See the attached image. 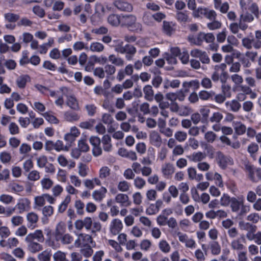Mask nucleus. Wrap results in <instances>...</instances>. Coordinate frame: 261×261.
<instances>
[{
	"instance_id": "7ed1b4c3",
	"label": "nucleus",
	"mask_w": 261,
	"mask_h": 261,
	"mask_svg": "<svg viewBox=\"0 0 261 261\" xmlns=\"http://www.w3.org/2000/svg\"><path fill=\"white\" fill-rule=\"evenodd\" d=\"M193 15L194 17H204L210 20H215L216 19L217 14L213 10L199 7L197 10L193 11Z\"/></svg>"
},
{
	"instance_id": "5701e85b",
	"label": "nucleus",
	"mask_w": 261,
	"mask_h": 261,
	"mask_svg": "<svg viewBox=\"0 0 261 261\" xmlns=\"http://www.w3.org/2000/svg\"><path fill=\"white\" fill-rule=\"evenodd\" d=\"M161 170L164 176L169 178L174 172L175 169L172 164L168 163L162 165Z\"/></svg>"
},
{
	"instance_id": "4c0bfd02",
	"label": "nucleus",
	"mask_w": 261,
	"mask_h": 261,
	"mask_svg": "<svg viewBox=\"0 0 261 261\" xmlns=\"http://www.w3.org/2000/svg\"><path fill=\"white\" fill-rule=\"evenodd\" d=\"M226 69V65L224 63H222L220 65H216L215 66V70L221 71V77L220 80L222 83H225L226 82V77L227 74L225 71V69Z\"/></svg>"
},
{
	"instance_id": "c85d7f7f",
	"label": "nucleus",
	"mask_w": 261,
	"mask_h": 261,
	"mask_svg": "<svg viewBox=\"0 0 261 261\" xmlns=\"http://www.w3.org/2000/svg\"><path fill=\"white\" fill-rule=\"evenodd\" d=\"M108 61L112 64L118 67H122L124 65V60L114 54L110 55L108 58Z\"/></svg>"
},
{
	"instance_id": "13d9d810",
	"label": "nucleus",
	"mask_w": 261,
	"mask_h": 261,
	"mask_svg": "<svg viewBox=\"0 0 261 261\" xmlns=\"http://www.w3.org/2000/svg\"><path fill=\"white\" fill-rule=\"evenodd\" d=\"M90 59L93 63H98L100 64H104L108 62V58L103 56L97 57L95 55L91 56Z\"/></svg>"
},
{
	"instance_id": "774afa93",
	"label": "nucleus",
	"mask_w": 261,
	"mask_h": 261,
	"mask_svg": "<svg viewBox=\"0 0 261 261\" xmlns=\"http://www.w3.org/2000/svg\"><path fill=\"white\" fill-rule=\"evenodd\" d=\"M54 207L50 205L44 206L42 210V213L44 217L48 218L54 214Z\"/></svg>"
},
{
	"instance_id": "f3484780",
	"label": "nucleus",
	"mask_w": 261,
	"mask_h": 261,
	"mask_svg": "<svg viewBox=\"0 0 261 261\" xmlns=\"http://www.w3.org/2000/svg\"><path fill=\"white\" fill-rule=\"evenodd\" d=\"M149 140L150 143L156 147H160L163 143L160 135L155 130L151 131L149 134Z\"/></svg>"
},
{
	"instance_id": "69168bd1",
	"label": "nucleus",
	"mask_w": 261,
	"mask_h": 261,
	"mask_svg": "<svg viewBox=\"0 0 261 261\" xmlns=\"http://www.w3.org/2000/svg\"><path fill=\"white\" fill-rule=\"evenodd\" d=\"M152 245L151 242L148 239H144L140 242V246L141 250L144 251H148Z\"/></svg>"
},
{
	"instance_id": "6ab92c4d",
	"label": "nucleus",
	"mask_w": 261,
	"mask_h": 261,
	"mask_svg": "<svg viewBox=\"0 0 261 261\" xmlns=\"http://www.w3.org/2000/svg\"><path fill=\"white\" fill-rule=\"evenodd\" d=\"M115 200L116 202L120 204L121 206L128 207L132 204V202L129 200L128 195L125 194H118L115 196Z\"/></svg>"
},
{
	"instance_id": "a878e982",
	"label": "nucleus",
	"mask_w": 261,
	"mask_h": 261,
	"mask_svg": "<svg viewBox=\"0 0 261 261\" xmlns=\"http://www.w3.org/2000/svg\"><path fill=\"white\" fill-rule=\"evenodd\" d=\"M197 39L201 42L205 41L206 43H212L215 40V37L212 33L200 32L198 35Z\"/></svg>"
},
{
	"instance_id": "9b49d317",
	"label": "nucleus",
	"mask_w": 261,
	"mask_h": 261,
	"mask_svg": "<svg viewBox=\"0 0 261 261\" xmlns=\"http://www.w3.org/2000/svg\"><path fill=\"white\" fill-rule=\"evenodd\" d=\"M31 201L27 198H22L18 200L15 205L17 210L20 214L29 211L31 208Z\"/></svg>"
},
{
	"instance_id": "37998d69",
	"label": "nucleus",
	"mask_w": 261,
	"mask_h": 261,
	"mask_svg": "<svg viewBox=\"0 0 261 261\" xmlns=\"http://www.w3.org/2000/svg\"><path fill=\"white\" fill-rule=\"evenodd\" d=\"M205 158V153L200 151L193 153L190 156L193 162L198 163L202 162Z\"/></svg>"
},
{
	"instance_id": "f8f14e48",
	"label": "nucleus",
	"mask_w": 261,
	"mask_h": 261,
	"mask_svg": "<svg viewBox=\"0 0 261 261\" xmlns=\"http://www.w3.org/2000/svg\"><path fill=\"white\" fill-rule=\"evenodd\" d=\"M37 240L38 242L42 243L44 240L43 232L40 229H37L33 232L29 233L25 238V242H32Z\"/></svg>"
},
{
	"instance_id": "a211bd4d",
	"label": "nucleus",
	"mask_w": 261,
	"mask_h": 261,
	"mask_svg": "<svg viewBox=\"0 0 261 261\" xmlns=\"http://www.w3.org/2000/svg\"><path fill=\"white\" fill-rule=\"evenodd\" d=\"M245 242V240L244 236L240 238L233 239L230 243L231 248L235 251H242L245 248V246L244 244Z\"/></svg>"
},
{
	"instance_id": "49530a36",
	"label": "nucleus",
	"mask_w": 261,
	"mask_h": 261,
	"mask_svg": "<svg viewBox=\"0 0 261 261\" xmlns=\"http://www.w3.org/2000/svg\"><path fill=\"white\" fill-rule=\"evenodd\" d=\"M30 80V76L28 75L20 76L16 80L17 86L20 88H23L28 82Z\"/></svg>"
},
{
	"instance_id": "cd10ccee",
	"label": "nucleus",
	"mask_w": 261,
	"mask_h": 261,
	"mask_svg": "<svg viewBox=\"0 0 261 261\" xmlns=\"http://www.w3.org/2000/svg\"><path fill=\"white\" fill-rule=\"evenodd\" d=\"M225 106L229 110L234 112H238L241 108V103L237 99L226 101Z\"/></svg>"
},
{
	"instance_id": "5fc2aeb1",
	"label": "nucleus",
	"mask_w": 261,
	"mask_h": 261,
	"mask_svg": "<svg viewBox=\"0 0 261 261\" xmlns=\"http://www.w3.org/2000/svg\"><path fill=\"white\" fill-rule=\"evenodd\" d=\"M45 204L44 194L36 196L34 198L35 208L36 207H42Z\"/></svg>"
},
{
	"instance_id": "58836bf2",
	"label": "nucleus",
	"mask_w": 261,
	"mask_h": 261,
	"mask_svg": "<svg viewBox=\"0 0 261 261\" xmlns=\"http://www.w3.org/2000/svg\"><path fill=\"white\" fill-rule=\"evenodd\" d=\"M51 256V251L46 249L38 254L37 258L39 261H50Z\"/></svg>"
},
{
	"instance_id": "9d476101",
	"label": "nucleus",
	"mask_w": 261,
	"mask_h": 261,
	"mask_svg": "<svg viewBox=\"0 0 261 261\" xmlns=\"http://www.w3.org/2000/svg\"><path fill=\"white\" fill-rule=\"evenodd\" d=\"M248 28V25L245 23H242L239 20V23L232 22L229 25V29L230 32L235 35H237V37L239 38H242L243 35L239 32V30H241L243 31H245Z\"/></svg>"
},
{
	"instance_id": "e2e57ef3",
	"label": "nucleus",
	"mask_w": 261,
	"mask_h": 261,
	"mask_svg": "<svg viewBox=\"0 0 261 261\" xmlns=\"http://www.w3.org/2000/svg\"><path fill=\"white\" fill-rule=\"evenodd\" d=\"M227 35V31L226 28H224L221 32H219L216 36L218 42L222 43L224 42Z\"/></svg>"
},
{
	"instance_id": "09e8293b",
	"label": "nucleus",
	"mask_w": 261,
	"mask_h": 261,
	"mask_svg": "<svg viewBox=\"0 0 261 261\" xmlns=\"http://www.w3.org/2000/svg\"><path fill=\"white\" fill-rule=\"evenodd\" d=\"M180 84L179 80L175 79L172 80H166L164 83V88H169L171 87L172 88H178Z\"/></svg>"
},
{
	"instance_id": "aec40b11",
	"label": "nucleus",
	"mask_w": 261,
	"mask_h": 261,
	"mask_svg": "<svg viewBox=\"0 0 261 261\" xmlns=\"http://www.w3.org/2000/svg\"><path fill=\"white\" fill-rule=\"evenodd\" d=\"M63 118L67 122H73L80 120V115L76 112L67 111L64 112Z\"/></svg>"
},
{
	"instance_id": "bb28decb",
	"label": "nucleus",
	"mask_w": 261,
	"mask_h": 261,
	"mask_svg": "<svg viewBox=\"0 0 261 261\" xmlns=\"http://www.w3.org/2000/svg\"><path fill=\"white\" fill-rule=\"evenodd\" d=\"M26 242L28 243L27 248L28 250L33 253L38 252L43 249L42 245L39 243L34 241Z\"/></svg>"
},
{
	"instance_id": "20e7f679",
	"label": "nucleus",
	"mask_w": 261,
	"mask_h": 261,
	"mask_svg": "<svg viewBox=\"0 0 261 261\" xmlns=\"http://www.w3.org/2000/svg\"><path fill=\"white\" fill-rule=\"evenodd\" d=\"M216 160L219 166L222 169H225L233 164V160L231 157L225 155L220 151L217 152Z\"/></svg>"
},
{
	"instance_id": "1a4fd4ad",
	"label": "nucleus",
	"mask_w": 261,
	"mask_h": 261,
	"mask_svg": "<svg viewBox=\"0 0 261 261\" xmlns=\"http://www.w3.org/2000/svg\"><path fill=\"white\" fill-rule=\"evenodd\" d=\"M123 228V225L122 221L118 218H115L110 222L109 230L112 235L116 236L121 231Z\"/></svg>"
},
{
	"instance_id": "e433bc0d",
	"label": "nucleus",
	"mask_w": 261,
	"mask_h": 261,
	"mask_svg": "<svg viewBox=\"0 0 261 261\" xmlns=\"http://www.w3.org/2000/svg\"><path fill=\"white\" fill-rule=\"evenodd\" d=\"M234 56L238 58L239 59L241 62L242 63L243 66L245 67H249L251 65V62L249 61L248 59H246L244 57V55L242 54L239 51L236 50L234 53Z\"/></svg>"
},
{
	"instance_id": "0e129e2a",
	"label": "nucleus",
	"mask_w": 261,
	"mask_h": 261,
	"mask_svg": "<svg viewBox=\"0 0 261 261\" xmlns=\"http://www.w3.org/2000/svg\"><path fill=\"white\" fill-rule=\"evenodd\" d=\"M68 147L64 145L62 141L58 140L55 142V150L58 152L61 151H68Z\"/></svg>"
},
{
	"instance_id": "052dcab7",
	"label": "nucleus",
	"mask_w": 261,
	"mask_h": 261,
	"mask_svg": "<svg viewBox=\"0 0 261 261\" xmlns=\"http://www.w3.org/2000/svg\"><path fill=\"white\" fill-rule=\"evenodd\" d=\"M70 181L71 185L74 186L75 187H80L82 185V180L76 175H71L69 176Z\"/></svg>"
},
{
	"instance_id": "39448f33",
	"label": "nucleus",
	"mask_w": 261,
	"mask_h": 261,
	"mask_svg": "<svg viewBox=\"0 0 261 261\" xmlns=\"http://www.w3.org/2000/svg\"><path fill=\"white\" fill-rule=\"evenodd\" d=\"M230 205L233 212L237 213L241 209L240 215H243L247 212V207L244 204L243 198L238 199L235 197L231 198Z\"/></svg>"
},
{
	"instance_id": "8fccbe9b",
	"label": "nucleus",
	"mask_w": 261,
	"mask_h": 261,
	"mask_svg": "<svg viewBox=\"0 0 261 261\" xmlns=\"http://www.w3.org/2000/svg\"><path fill=\"white\" fill-rule=\"evenodd\" d=\"M0 201L5 204H10L14 202L13 197L9 194H2L0 195Z\"/></svg>"
},
{
	"instance_id": "bf43d9fd",
	"label": "nucleus",
	"mask_w": 261,
	"mask_h": 261,
	"mask_svg": "<svg viewBox=\"0 0 261 261\" xmlns=\"http://www.w3.org/2000/svg\"><path fill=\"white\" fill-rule=\"evenodd\" d=\"M8 129L10 134L12 135H17L20 132L18 125L14 122L10 123L8 126Z\"/></svg>"
},
{
	"instance_id": "c756f323",
	"label": "nucleus",
	"mask_w": 261,
	"mask_h": 261,
	"mask_svg": "<svg viewBox=\"0 0 261 261\" xmlns=\"http://www.w3.org/2000/svg\"><path fill=\"white\" fill-rule=\"evenodd\" d=\"M41 115L50 123L57 124L59 123V119L54 115L53 112L51 111L41 113Z\"/></svg>"
},
{
	"instance_id": "ea45409f",
	"label": "nucleus",
	"mask_w": 261,
	"mask_h": 261,
	"mask_svg": "<svg viewBox=\"0 0 261 261\" xmlns=\"http://www.w3.org/2000/svg\"><path fill=\"white\" fill-rule=\"evenodd\" d=\"M12 160V155L10 152L3 151L0 153V161L4 164H9Z\"/></svg>"
},
{
	"instance_id": "3c124183",
	"label": "nucleus",
	"mask_w": 261,
	"mask_h": 261,
	"mask_svg": "<svg viewBox=\"0 0 261 261\" xmlns=\"http://www.w3.org/2000/svg\"><path fill=\"white\" fill-rule=\"evenodd\" d=\"M53 259L54 261H69L66 258L65 253L61 251H58L53 254Z\"/></svg>"
},
{
	"instance_id": "a18cd8bd",
	"label": "nucleus",
	"mask_w": 261,
	"mask_h": 261,
	"mask_svg": "<svg viewBox=\"0 0 261 261\" xmlns=\"http://www.w3.org/2000/svg\"><path fill=\"white\" fill-rule=\"evenodd\" d=\"M74 207L76 210V213L77 215L80 216H83L84 215L85 204L81 200H75L74 202Z\"/></svg>"
},
{
	"instance_id": "6e6552de",
	"label": "nucleus",
	"mask_w": 261,
	"mask_h": 261,
	"mask_svg": "<svg viewBox=\"0 0 261 261\" xmlns=\"http://www.w3.org/2000/svg\"><path fill=\"white\" fill-rule=\"evenodd\" d=\"M74 233L77 236V238L74 241L76 247H79L82 245L89 246L90 243H92L93 239L91 235L84 233H76L75 232Z\"/></svg>"
},
{
	"instance_id": "c9c22d12",
	"label": "nucleus",
	"mask_w": 261,
	"mask_h": 261,
	"mask_svg": "<svg viewBox=\"0 0 261 261\" xmlns=\"http://www.w3.org/2000/svg\"><path fill=\"white\" fill-rule=\"evenodd\" d=\"M230 79L234 84L233 87V90H238L239 87L243 82V79L241 75L238 74H234L231 75Z\"/></svg>"
},
{
	"instance_id": "4be33fe9",
	"label": "nucleus",
	"mask_w": 261,
	"mask_h": 261,
	"mask_svg": "<svg viewBox=\"0 0 261 261\" xmlns=\"http://www.w3.org/2000/svg\"><path fill=\"white\" fill-rule=\"evenodd\" d=\"M26 219L29 223L28 227L33 228L37 226V223L39 220L38 215L34 212H30L26 216Z\"/></svg>"
},
{
	"instance_id": "f03ea898",
	"label": "nucleus",
	"mask_w": 261,
	"mask_h": 261,
	"mask_svg": "<svg viewBox=\"0 0 261 261\" xmlns=\"http://www.w3.org/2000/svg\"><path fill=\"white\" fill-rule=\"evenodd\" d=\"M245 170L248 177L253 182H257L261 179V168H256L249 164L245 165Z\"/></svg>"
},
{
	"instance_id": "c03bdc74",
	"label": "nucleus",
	"mask_w": 261,
	"mask_h": 261,
	"mask_svg": "<svg viewBox=\"0 0 261 261\" xmlns=\"http://www.w3.org/2000/svg\"><path fill=\"white\" fill-rule=\"evenodd\" d=\"M40 184L43 190H48L54 185V181L48 177H44L40 180Z\"/></svg>"
},
{
	"instance_id": "680f3d73",
	"label": "nucleus",
	"mask_w": 261,
	"mask_h": 261,
	"mask_svg": "<svg viewBox=\"0 0 261 261\" xmlns=\"http://www.w3.org/2000/svg\"><path fill=\"white\" fill-rule=\"evenodd\" d=\"M254 19L253 16L251 14L245 12L243 13L240 16V21L241 22L243 23L244 22H250L253 21Z\"/></svg>"
},
{
	"instance_id": "ddd939ff",
	"label": "nucleus",
	"mask_w": 261,
	"mask_h": 261,
	"mask_svg": "<svg viewBox=\"0 0 261 261\" xmlns=\"http://www.w3.org/2000/svg\"><path fill=\"white\" fill-rule=\"evenodd\" d=\"M114 5L120 11L132 12L134 9L133 6L130 3L122 0L115 1Z\"/></svg>"
},
{
	"instance_id": "dca6fc26",
	"label": "nucleus",
	"mask_w": 261,
	"mask_h": 261,
	"mask_svg": "<svg viewBox=\"0 0 261 261\" xmlns=\"http://www.w3.org/2000/svg\"><path fill=\"white\" fill-rule=\"evenodd\" d=\"M80 135V130L76 126H73L71 127L69 132L64 135V139L68 143H72Z\"/></svg>"
},
{
	"instance_id": "423d86ee",
	"label": "nucleus",
	"mask_w": 261,
	"mask_h": 261,
	"mask_svg": "<svg viewBox=\"0 0 261 261\" xmlns=\"http://www.w3.org/2000/svg\"><path fill=\"white\" fill-rule=\"evenodd\" d=\"M92 219L90 217H86L83 219H77L74 223L75 229L79 231L84 228L87 231H90L92 228Z\"/></svg>"
},
{
	"instance_id": "338daca9",
	"label": "nucleus",
	"mask_w": 261,
	"mask_h": 261,
	"mask_svg": "<svg viewBox=\"0 0 261 261\" xmlns=\"http://www.w3.org/2000/svg\"><path fill=\"white\" fill-rule=\"evenodd\" d=\"M231 201V198L230 196L225 193H223L220 199V203L222 206H227Z\"/></svg>"
},
{
	"instance_id": "4468645a",
	"label": "nucleus",
	"mask_w": 261,
	"mask_h": 261,
	"mask_svg": "<svg viewBox=\"0 0 261 261\" xmlns=\"http://www.w3.org/2000/svg\"><path fill=\"white\" fill-rule=\"evenodd\" d=\"M190 54L193 57L199 58L203 64H208L210 61L207 54L204 51L198 49H194L191 51Z\"/></svg>"
},
{
	"instance_id": "de8ad7c7",
	"label": "nucleus",
	"mask_w": 261,
	"mask_h": 261,
	"mask_svg": "<svg viewBox=\"0 0 261 261\" xmlns=\"http://www.w3.org/2000/svg\"><path fill=\"white\" fill-rule=\"evenodd\" d=\"M31 150V146L30 145L24 143L21 144L20 146L19 152L20 154L23 155V156H27Z\"/></svg>"
},
{
	"instance_id": "a19ab883",
	"label": "nucleus",
	"mask_w": 261,
	"mask_h": 261,
	"mask_svg": "<svg viewBox=\"0 0 261 261\" xmlns=\"http://www.w3.org/2000/svg\"><path fill=\"white\" fill-rule=\"evenodd\" d=\"M105 48L102 44L98 42H93L90 45L88 50L92 52H102Z\"/></svg>"
},
{
	"instance_id": "4d7b16f0",
	"label": "nucleus",
	"mask_w": 261,
	"mask_h": 261,
	"mask_svg": "<svg viewBox=\"0 0 261 261\" xmlns=\"http://www.w3.org/2000/svg\"><path fill=\"white\" fill-rule=\"evenodd\" d=\"M40 177V173L36 170H33L29 173L27 178L31 181H35L38 180Z\"/></svg>"
},
{
	"instance_id": "0eeeda50",
	"label": "nucleus",
	"mask_w": 261,
	"mask_h": 261,
	"mask_svg": "<svg viewBox=\"0 0 261 261\" xmlns=\"http://www.w3.org/2000/svg\"><path fill=\"white\" fill-rule=\"evenodd\" d=\"M175 234L178 237L179 241L184 244L186 247L190 249L196 248L197 246L196 242L192 238L189 237L187 234L180 231L176 232Z\"/></svg>"
},
{
	"instance_id": "473e14b6",
	"label": "nucleus",
	"mask_w": 261,
	"mask_h": 261,
	"mask_svg": "<svg viewBox=\"0 0 261 261\" xmlns=\"http://www.w3.org/2000/svg\"><path fill=\"white\" fill-rule=\"evenodd\" d=\"M111 174V169L108 166L101 167L98 171V177L100 180H106Z\"/></svg>"
},
{
	"instance_id": "2f4dec72",
	"label": "nucleus",
	"mask_w": 261,
	"mask_h": 261,
	"mask_svg": "<svg viewBox=\"0 0 261 261\" xmlns=\"http://www.w3.org/2000/svg\"><path fill=\"white\" fill-rule=\"evenodd\" d=\"M102 147L105 151L110 152L112 148L111 137L108 135H104L101 141Z\"/></svg>"
},
{
	"instance_id": "79ce46f5",
	"label": "nucleus",
	"mask_w": 261,
	"mask_h": 261,
	"mask_svg": "<svg viewBox=\"0 0 261 261\" xmlns=\"http://www.w3.org/2000/svg\"><path fill=\"white\" fill-rule=\"evenodd\" d=\"M209 248L213 255H217L221 252V246L218 242L214 241L209 244Z\"/></svg>"
},
{
	"instance_id": "412c9836",
	"label": "nucleus",
	"mask_w": 261,
	"mask_h": 261,
	"mask_svg": "<svg viewBox=\"0 0 261 261\" xmlns=\"http://www.w3.org/2000/svg\"><path fill=\"white\" fill-rule=\"evenodd\" d=\"M107 193V189L104 187H101L99 189L94 191L92 196L95 201L100 202L105 197Z\"/></svg>"
},
{
	"instance_id": "7c9ffc66",
	"label": "nucleus",
	"mask_w": 261,
	"mask_h": 261,
	"mask_svg": "<svg viewBox=\"0 0 261 261\" xmlns=\"http://www.w3.org/2000/svg\"><path fill=\"white\" fill-rule=\"evenodd\" d=\"M232 126L236 133L238 135H242L246 132V127L245 125L240 121H233Z\"/></svg>"
},
{
	"instance_id": "393cba45",
	"label": "nucleus",
	"mask_w": 261,
	"mask_h": 261,
	"mask_svg": "<svg viewBox=\"0 0 261 261\" xmlns=\"http://www.w3.org/2000/svg\"><path fill=\"white\" fill-rule=\"evenodd\" d=\"M158 246L160 250L165 254H167L171 251V247L168 242L165 239L160 240L158 244Z\"/></svg>"
},
{
	"instance_id": "6e6d98bb",
	"label": "nucleus",
	"mask_w": 261,
	"mask_h": 261,
	"mask_svg": "<svg viewBox=\"0 0 261 261\" xmlns=\"http://www.w3.org/2000/svg\"><path fill=\"white\" fill-rule=\"evenodd\" d=\"M11 191L16 194H19L24 190V187L22 185L17 182H13L10 186Z\"/></svg>"
},
{
	"instance_id": "603ef678",
	"label": "nucleus",
	"mask_w": 261,
	"mask_h": 261,
	"mask_svg": "<svg viewBox=\"0 0 261 261\" xmlns=\"http://www.w3.org/2000/svg\"><path fill=\"white\" fill-rule=\"evenodd\" d=\"M146 184L145 180L139 176L136 177L134 180V185L138 189H143Z\"/></svg>"
},
{
	"instance_id": "f704fd0d",
	"label": "nucleus",
	"mask_w": 261,
	"mask_h": 261,
	"mask_svg": "<svg viewBox=\"0 0 261 261\" xmlns=\"http://www.w3.org/2000/svg\"><path fill=\"white\" fill-rule=\"evenodd\" d=\"M66 105L71 109L77 110L79 109V103L75 97L73 96H67Z\"/></svg>"
},
{
	"instance_id": "864d4df0",
	"label": "nucleus",
	"mask_w": 261,
	"mask_h": 261,
	"mask_svg": "<svg viewBox=\"0 0 261 261\" xmlns=\"http://www.w3.org/2000/svg\"><path fill=\"white\" fill-rule=\"evenodd\" d=\"M130 187V185L129 182L125 180L120 181L118 183V189L122 192H127Z\"/></svg>"
},
{
	"instance_id": "72a5a7b5",
	"label": "nucleus",
	"mask_w": 261,
	"mask_h": 261,
	"mask_svg": "<svg viewBox=\"0 0 261 261\" xmlns=\"http://www.w3.org/2000/svg\"><path fill=\"white\" fill-rule=\"evenodd\" d=\"M144 98L148 101H151L154 98V93L152 88L150 85H146L143 88Z\"/></svg>"
},
{
	"instance_id": "2eb2a0df",
	"label": "nucleus",
	"mask_w": 261,
	"mask_h": 261,
	"mask_svg": "<svg viewBox=\"0 0 261 261\" xmlns=\"http://www.w3.org/2000/svg\"><path fill=\"white\" fill-rule=\"evenodd\" d=\"M205 178L208 180H215L216 185L219 188L224 187L222 176L217 172H208L205 174Z\"/></svg>"
},
{
	"instance_id": "f257e3e1",
	"label": "nucleus",
	"mask_w": 261,
	"mask_h": 261,
	"mask_svg": "<svg viewBox=\"0 0 261 261\" xmlns=\"http://www.w3.org/2000/svg\"><path fill=\"white\" fill-rule=\"evenodd\" d=\"M121 27L127 28L129 31L140 32L142 31V24L138 21L134 14H121Z\"/></svg>"
},
{
	"instance_id": "b1692460",
	"label": "nucleus",
	"mask_w": 261,
	"mask_h": 261,
	"mask_svg": "<svg viewBox=\"0 0 261 261\" xmlns=\"http://www.w3.org/2000/svg\"><path fill=\"white\" fill-rule=\"evenodd\" d=\"M108 23L112 26L121 25V14H112L107 18Z\"/></svg>"
}]
</instances>
